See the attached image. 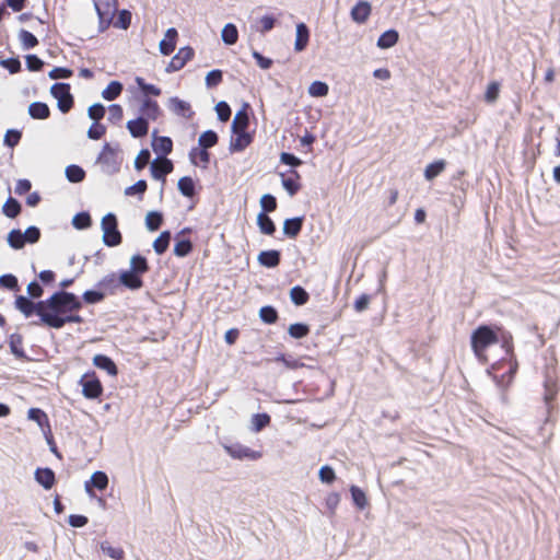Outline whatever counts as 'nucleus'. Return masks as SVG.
Wrapping results in <instances>:
<instances>
[{
  "label": "nucleus",
  "instance_id": "ea45409f",
  "mask_svg": "<svg viewBox=\"0 0 560 560\" xmlns=\"http://www.w3.org/2000/svg\"><path fill=\"white\" fill-rule=\"evenodd\" d=\"M130 271H133L139 275H143L149 270V265L147 259L141 255H133L130 259Z\"/></svg>",
  "mask_w": 560,
  "mask_h": 560
},
{
  "label": "nucleus",
  "instance_id": "ddd939ff",
  "mask_svg": "<svg viewBox=\"0 0 560 560\" xmlns=\"http://www.w3.org/2000/svg\"><path fill=\"white\" fill-rule=\"evenodd\" d=\"M282 186L289 192L290 196H294L301 189V175L298 171L291 170L288 175L281 174Z\"/></svg>",
  "mask_w": 560,
  "mask_h": 560
},
{
  "label": "nucleus",
  "instance_id": "37998d69",
  "mask_svg": "<svg viewBox=\"0 0 560 560\" xmlns=\"http://www.w3.org/2000/svg\"><path fill=\"white\" fill-rule=\"evenodd\" d=\"M218 135L212 130H207L202 132L199 137L198 143L200 148L209 149L214 147L218 143Z\"/></svg>",
  "mask_w": 560,
  "mask_h": 560
},
{
  "label": "nucleus",
  "instance_id": "6e6d98bb",
  "mask_svg": "<svg viewBox=\"0 0 560 560\" xmlns=\"http://www.w3.org/2000/svg\"><path fill=\"white\" fill-rule=\"evenodd\" d=\"M19 38L25 49H31L38 45V39L36 36L26 30L20 31Z\"/></svg>",
  "mask_w": 560,
  "mask_h": 560
},
{
  "label": "nucleus",
  "instance_id": "7c9ffc66",
  "mask_svg": "<svg viewBox=\"0 0 560 560\" xmlns=\"http://www.w3.org/2000/svg\"><path fill=\"white\" fill-rule=\"evenodd\" d=\"M170 103H171V108L175 114L182 115L187 118L191 117V115H192L191 107L187 102L179 100L178 97H173V98H171Z\"/></svg>",
  "mask_w": 560,
  "mask_h": 560
},
{
  "label": "nucleus",
  "instance_id": "a878e982",
  "mask_svg": "<svg viewBox=\"0 0 560 560\" xmlns=\"http://www.w3.org/2000/svg\"><path fill=\"white\" fill-rule=\"evenodd\" d=\"M190 161L196 166L207 167L210 161L209 152L203 148H194L190 153Z\"/></svg>",
  "mask_w": 560,
  "mask_h": 560
},
{
  "label": "nucleus",
  "instance_id": "39448f33",
  "mask_svg": "<svg viewBox=\"0 0 560 560\" xmlns=\"http://www.w3.org/2000/svg\"><path fill=\"white\" fill-rule=\"evenodd\" d=\"M94 5L98 15L100 31H105L109 27L117 12V0H94Z\"/></svg>",
  "mask_w": 560,
  "mask_h": 560
},
{
  "label": "nucleus",
  "instance_id": "1a4fd4ad",
  "mask_svg": "<svg viewBox=\"0 0 560 560\" xmlns=\"http://www.w3.org/2000/svg\"><path fill=\"white\" fill-rule=\"evenodd\" d=\"M195 56V51L190 46L182 47L175 56L172 57L166 71L174 72L183 69L188 61Z\"/></svg>",
  "mask_w": 560,
  "mask_h": 560
},
{
  "label": "nucleus",
  "instance_id": "aec40b11",
  "mask_svg": "<svg viewBox=\"0 0 560 560\" xmlns=\"http://www.w3.org/2000/svg\"><path fill=\"white\" fill-rule=\"evenodd\" d=\"M93 364L101 370H105L112 376H116L118 374L117 365L107 355H104V354L94 355Z\"/></svg>",
  "mask_w": 560,
  "mask_h": 560
},
{
  "label": "nucleus",
  "instance_id": "603ef678",
  "mask_svg": "<svg viewBox=\"0 0 560 560\" xmlns=\"http://www.w3.org/2000/svg\"><path fill=\"white\" fill-rule=\"evenodd\" d=\"M288 331L292 338L301 339L310 334V327L306 324L295 323L289 326Z\"/></svg>",
  "mask_w": 560,
  "mask_h": 560
},
{
  "label": "nucleus",
  "instance_id": "cd10ccee",
  "mask_svg": "<svg viewBox=\"0 0 560 560\" xmlns=\"http://www.w3.org/2000/svg\"><path fill=\"white\" fill-rule=\"evenodd\" d=\"M154 152L167 155L173 150V141L168 137H155L152 142Z\"/></svg>",
  "mask_w": 560,
  "mask_h": 560
},
{
  "label": "nucleus",
  "instance_id": "f704fd0d",
  "mask_svg": "<svg viewBox=\"0 0 560 560\" xmlns=\"http://www.w3.org/2000/svg\"><path fill=\"white\" fill-rule=\"evenodd\" d=\"M446 163L444 160H439L427 165L424 170V177L428 180H432L439 176L445 170Z\"/></svg>",
  "mask_w": 560,
  "mask_h": 560
},
{
  "label": "nucleus",
  "instance_id": "5fc2aeb1",
  "mask_svg": "<svg viewBox=\"0 0 560 560\" xmlns=\"http://www.w3.org/2000/svg\"><path fill=\"white\" fill-rule=\"evenodd\" d=\"M72 224L78 230H84L91 226L92 219L88 212H79L72 219Z\"/></svg>",
  "mask_w": 560,
  "mask_h": 560
},
{
  "label": "nucleus",
  "instance_id": "4c0bfd02",
  "mask_svg": "<svg viewBox=\"0 0 560 560\" xmlns=\"http://www.w3.org/2000/svg\"><path fill=\"white\" fill-rule=\"evenodd\" d=\"M290 298L295 305H304L308 302V293L300 285H295L290 291Z\"/></svg>",
  "mask_w": 560,
  "mask_h": 560
},
{
  "label": "nucleus",
  "instance_id": "052dcab7",
  "mask_svg": "<svg viewBox=\"0 0 560 560\" xmlns=\"http://www.w3.org/2000/svg\"><path fill=\"white\" fill-rule=\"evenodd\" d=\"M223 81V72L219 69L211 70L206 75V85L209 89L215 88Z\"/></svg>",
  "mask_w": 560,
  "mask_h": 560
},
{
  "label": "nucleus",
  "instance_id": "b1692460",
  "mask_svg": "<svg viewBox=\"0 0 560 560\" xmlns=\"http://www.w3.org/2000/svg\"><path fill=\"white\" fill-rule=\"evenodd\" d=\"M258 261L267 268H275L280 264V253L275 249L261 252Z\"/></svg>",
  "mask_w": 560,
  "mask_h": 560
},
{
  "label": "nucleus",
  "instance_id": "8fccbe9b",
  "mask_svg": "<svg viewBox=\"0 0 560 560\" xmlns=\"http://www.w3.org/2000/svg\"><path fill=\"white\" fill-rule=\"evenodd\" d=\"M21 230H12L8 234V243L14 249H21L25 246V240Z\"/></svg>",
  "mask_w": 560,
  "mask_h": 560
},
{
  "label": "nucleus",
  "instance_id": "bf43d9fd",
  "mask_svg": "<svg viewBox=\"0 0 560 560\" xmlns=\"http://www.w3.org/2000/svg\"><path fill=\"white\" fill-rule=\"evenodd\" d=\"M328 91V85L322 81H314L308 88V93L314 97L326 96Z\"/></svg>",
  "mask_w": 560,
  "mask_h": 560
},
{
  "label": "nucleus",
  "instance_id": "4d7b16f0",
  "mask_svg": "<svg viewBox=\"0 0 560 560\" xmlns=\"http://www.w3.org/2000/svg\"><path fill=\"white\" fill-rule=\"evenodd\" d=\"M259 316L266 324H275L278 320V312L272 306H262L259 310Z\"/></svg>",
  "mask_w": 560,
  "mask_h": 560
},
{
  "label": "nucleus",
  "instance_id": "680f3d73",
  "mask_svg": "<svg viewBox=\"0 0 560 560\" xmlns=\"http://www.w3.org/2000/svg\"><path fill=\"white\" fill-rule=\"evenodd\" d=\"M22 138V132L16 129H9L5 135L3 142L9 148H14L19 144Z\"/></svg>",
  "mask_w": 560,
  "mask_h": 560
},
{
  "label": "nucleus",
  "instance_id": "72a5a7b5",
  "mask_svg": "<svg viewBox=\"0 0 560 560\" xmlns=\"http://www.w3.org/2000/svg\"><path fill=\"white\" fill-rule=\"evenodd\" d=\"M121 92H122V84L119 81H112L103 90L102 96L106 101H114L121 94Z\"/></svg>",
  "mask_w": 560,
  "mask_h": 560
},
{
  "label": "nucleus",
  "instance_id": "69168bd1",
  "mask_svg": "<svg viewBox=\"0 0 560 560\" xmlns=\"http://www.w3.org/2000/svg\"><path fill=\"white\" fill-rule=\"evenodd\" d=\"M0 284L11 291H19V283L15 276L8 273L0 277Z\"/></svg>",
  "mask_w": 560,
  "mask_h": 560
},
{
  "label": "nucleus",
  "instance_id": "de8ad7c7",
  "mask_svg": "<svg viewBox=\"0 0 560 560\" xmlns=\"http://www.w3.org/2000/svg\"><path fill=\"white\" fill-rule=\"evenodd\" d=\"M136 83L145 96H160L162 91L154 84L147 83L143 78H136Z\"/></svg>",
  "mask_w": 560,
  "mask_h": 560
},
{
  "label": "nucleus",
  "instance_id": "0eeeda50",
  "mask_svg": "<svg viewBox=\"0 0 560 560\" xmlns=\"http://www.w3.org/2000/svg\"><path fill=\"white\" fill-rule=\"evenodd\" d=\"M82 394L88 399H96L103 394V385L95 372L85 373L81 380Z\"/></svg>",
  "mask_w": 560,
  "mask_h": 560
},
{
  "label": "nucleus",
  "instance_id": "20e7f679",
  "mask_svg": "<svg viewBox=\"0 0 560 560\" xmlns=\"http://www.w3.org/2000/svg\"><path fill=\"white\" fill-rule=\"evenodd\" d=\"M103 242L109 247H115L121 244L122 236L118 230L117 218L114 213H107L102 219Z\"/></svg>",
  "mask_w": 560,
  "mask_h": 560
},
{
  "label": "nucleus",
  "instance_id": "7ed1b4c3",
  "mask_svg": "<svg viewBox=\"0 0 560 560\" xmlns=\"http://www.w3.org/2000/svg\"><path fill=\"white\" fill-rule=\"evenodd\" d=\"M544 377V401L548 413L551 415L557 409L559 393V372L556 359L546 365Z\"/></svg>",
  "mask_w": 560,
  "mask_h": 560
},
{
  "label": "nucleus",
  "instance_id": "49530a36",
  "mask_svg": "<svg viewBox=\"0 0 560 560\" xmlns=\"http://www.w3.org/2000/svg\"><path fill=\"white\" fill-rule=\"evenodd\" d=\"M271 418L268 413H256L252 417V430L260 432L264 428L269 425Z\"/></svg>",
  "mask_w": 560,
  "mask_h": 560
},
{
  "label": "nucleus",
  "instance_id": "4468645a",
  "mask_svg": "<svg viewBox=\"0 0 560 560\" xmlns=\"http://www.w3.org/2000/svg\"><path fill=\"white\" fill-rule=\"evenodd\" d=\"M178 33L176 28L171 27L166 31L164 38L160 42V51L164 56H170L176 48Z\"/></svg>",
  "mask_w": 560,
  "mask_h": 560
},
{
  "label": "nucleus",
  "instance_id": "09e8293b",
  "mask_svg": "<svg viewBox=\"0 0 560 560\" xmlns=\"http://www.w3.org/2000/svg\"><path fill=\"white\" fill-rule=\"evenodd\" d=\"M66 176L71 183H80L85 177V172L82 167L78 165H69L66 168Z\"/></svg>",
  "mask_w": 560,
  "mask_h": 560
},
{
  "label": "nucleus",
  "instance_id": "e2e57ef3",
  "mask_svg": "<svg viewBox=\"0 0 560 560\" xmlns=\"http://www.w3.org/2000/svg\"><path fill=\"white\" fill-rule=\"evenodd\" d=\"M192 250V244L189 240L177 241L174 246V254L177 257H185Z\"/></svg>",
  "mask_w": 560,
  "mask_h": 560
},
{
  "label": "nucleus",
  "instance_id": "c756f323",
  "mask_svg": "<svg viewBox=\"0 0 560 560\" xmlns=\"http://www.w3.org/2000/svg\"><path fill=\"white\" fill-rule=\"evenodd\" d=\"M249 125V118L246 109L238 110L232 122L233 132H243L246 131Z\"/></svg>",
  "mask_w": 560,
  "mask_h": 560
},
{
  "label": "nucleus",
  "instance_id": "2eb2a0df",
  "mask_svg": "<svg viewBox=\"0 0 560 560\" xmlns=\"http://www.w3.org/2000/svg\"><path fill=\"white\" fill-rule=\"evenodd\" d=\"M127 129L133 138H143L149 132V122L144 117H138L127 122Z\"/></svg>",
  "mask_w": 560,
  "mask_h": 560
},
{
  "label": "nucleus",
  "instance_id": "c9c22d12",
  "mask_svg": "<svg viewBox=\"0 0 560 560\" xmlns=\"http://www.w3.org/2000/svg\"><path fill=\"white\" fill-rule=\"evenodd\" d=\"M234 133L235 138H233L231 142V148L234 151H242L252 142V138L246 131Z\"/></svg>",
  "mask_w": 560,
  "mask_h": 560
},
{
  "label": "nucleus",
  "instance_id": "79ce46f5",
  "mask_svg": "<svg viewBox=\"0 0 560 560\" xmlns=\"http://www.w3.org/2000/svg\"><path fill=\"white\" fill-rule=\"evenodd\" d=\"M2 210L8 218L14 219L21 212V205L16 199L10 197L4 202Z\"/></svg>",
  "mask_w": 560,
  "mask_h": 560
},
{
  "label": "nucleus",
  "instance_id": "58836bf2",
  "mask_svg": "<svg viewBox=\"0 0 560 560\" xmlns=\"http://www.w3.org/2000/svg\"><path fill=\"white\" fill-rule=\"evenodd\" d=\"M171 241V233L168 231L162 232L159 237L153 242V248L156 254L162 255L168 248Z\"/></svg>",
  "mask_w": 560,
  "mask_h": 560
},
{
  "label": "nucleus",
  "instance_id": "3c124183",
  "mask_svg": "<svg viewBox=\"0 0 560 560\" xmlns=\"http://www.w3.org/2000/svg\"><path fill=\"white\" fill-rule=\"evenodd\" d=\"M163 223V215L160 212L151 211L145 217V225L150 231H156Z\"/></svg>",
  "mask_w": 560,
  "mask_h": 560
},
{
  "label": "nucleus",
  "instance_id": "6e6552de",
  "mask_svg": "<svg viewBox=\"0 0 560 560\" xmlns=\"http://www.w3.org/2000/svg\"><path fill=\"white\" fill-rule=\"evenodd\" d=\"M225 452L234 459H250V460H257L261 458L262 453L260 451L252 450L247 446H244L240 443H235L232 445H225L224 446Z\"/></svg>",
  "mask_w": 560,
  "mask_h": 560
},
{
  "label": "nucleus",
  "instance_id": "5701e85b",
  "mask_svg": "<svg viewBox=\"0 0 560 560\" xmlns=\"http://www.w3.org/2000/svg\"><path fill=\"white\" fill-rule=\"evenodd\" d=\"M303 226V218L287 219L283 223V233L290 237L295 238Z\"/></svg>",
  "mask_w": 560,
  "mask_h": 560
},
{
  "label": "nucleus",
  "instance_id": "6ab92c4d",
  "mask_svg": "<svg viewBox=\"0 0 560 560\" xmlns=\"http://www.w3.org/2000/svg\"><path fill=\"white\" fill-rule=\"evenodd\" d=\"M141 275L136 273L133 271H124L119 276L120 278V284L124 287L130 289V290H138L143 285V281L140 277Z\"/></svg>",
  "mask_w": 560,
  "mask_h": 560
},
{
  "label": "nucleus",
  "instance_id": "9b49d317",
  "mask_svg": "<svg viewBox=\"0 0 560 560\" xmlns=\"http://www.w3.org/2000/svg\"><path fill=\"white\" fill-rule=\"evenodd\" d=\"M173 163L166 158L155 159L151 163V174L155 179H165V176L173 172Z\"/></svg>",
  "mask_w": 560,
  "mask_h": 560
},
{
  "label": "nucleus",
  "instance_id": "f257e3e1",
  "mask_svg": "<svg viewBox=\"0 0 560 560\" xmlns=\"http://www.w3.org/2000/svg\"><path fill=\"white\" fill-rule=\"evenodd\" d=\"M43 311L42 324L54 329H60L66 324H82L83 318L77 314L82 308L79 298L67 291L55 292L48 299L40 301Z\"/></svg>",
  "mask_w": 560,
  "mask_h": 560
},
{
  "label": "nucleus",
  "instance_id": "a19ab883",
  "mask_svg": "<svg viewBox=\"0 0 560 560\" xmlns=\"http://www.w3.org/2000/svg\"><path fill=\"white\" fill-rule=\"evenodd\" d=\"M28 419L37 422L40 428L49 429V419L45 411L39 408H31L28 410Z\"/></svg>",
  "mask_w": 560,
  "mask_h": 560
},
{
  "label": "nucleus",
  "instance_id": "a211bd4d",
  "mask_svg": "<svg viewBox=\"0 0 560 560\" xmlns=\"http://www.w3.org/2000/svg\"><path fill=\"white\" fill-rule=\"evenodd\" d=\"M108 486V477L103 471H95L89 481L85 482V490L92 493V488H96L101 491L105 490Z\"/></svg>",
  "mask_w": 560,
  "mask_h": 560
},
{
  "label": "nucleus",
  "instance_id": "393cba45",
  "mask_svg": "<svg viewBox=\"0 0 560 560\" xmlns=\"http://www.w3.org/2000/svg\"><path fill=\"white\" fill-rule=\"evenodd\" d=\"M120 285V278H117L115 273H110L98 281L97 287L103 290L104 293L114 294Z\"/></svg>",
  "mask_w": 560,
  "mask_h": 560
},
{
  "label": "nucleus",
  "instance_id": "864d4df0",
  "mask_svg": "<svg viewBox=\"0 0 560 560\" xmlns=\"http://www.w3.org/2000/svg\"><path fill=\"white\" fill-rule=\"evenodd\" d=\"M112 24L121 30H127L131 24V13L128 10H121L118 12L117 19Z\"/></svg>",
  "mask_w": 560,
  "mask_h": 560
},
{
  "label": "nucleus",
  "instance_id": "f03ea898",
  "mask_svg": "<svg viewBox=\"0 0 560 560\" xmlns=\"http://www.w3.org/2000/svg\"><path fill=\"white\" fill-rule=\"evenodd\" d=\"M499 337L495 330L488 325L477 327L470 337V345L474 354L482 364L488 363L487 349L498 343Z\"/></svg>",
  "mask_w": 560,
  "mask_h": 560
},
{
  "label": "nucleus",
  "instance_id": "c03bdc74",
  "mask_svg": "<svg viewBox=\"0 0 560 560\" xmlns=\"http://www.w3.org/2000/svg\"><path fill=\"white\" fill-rule=\"evenodd\" d=\"M101 549L103 552H105L108 557L115 560H122L125 557V551L120 547H114L109 541H103L101 542Z\"/></svg>",
  "mask_w": 560,
  "mask_h": 560
},
{
  "label": "nucleus",
  "instance_id": "bb28decb",
  "mask_svg": "<svg viewBox=\"0 0 560 560\" xmlns=\"http://www.w3.org/2000/svg\"><path fill=\"white\" fill-rule=\"evenodd\" d=\"M28 114L34 119H47L50 116V109L46 103L34 102L28 106Z\"/></svg>",
  "mask_w": 560,
  "mask_h": 560
},
{
  "label": "nucleus",
  "instance_id": "2f4dec72",
  "mask_svg": "<svg viewBox=\"0 0 560 560\" xmlns=\"http://www.w3.org/2000/svg\"><path fill=\"white\" fill-rule=\"evenodd\" d=\"M257 224L262 234L272 235L276 232V225L271 218L265 212L257 215Z\"/></svg>",
  "mask_w": 560,
  "mask_h": 560
},
{
  "label": "nucleus",
  "instance_id": "473e14b6",
  "mask_svg": "<svg viewBox=\"0 0 560 560\" xmlns=\"http://www.w3.org/2000/svg\"><path fill=\"white\" fill-rule=\"evenodd\" d=\"M9 346H10L11 352L18 359L25 358V351L23 348V337L20 334H12L9 337Z\"/></svg>",
  "mask_w": 560,
  "mask_h": 560
},
{
  "label": "nucleus",
  "instance_id": "13d9d810",
  "mask_svg": "<svg viewBox=\"0 0 560 560\" xmlns=\"http://www.w3.org/2000/svg\"><path fill=\"white\" fill-rule=\"evenodd\" d=\"M350 492L354 504L359 509H364L368 505V499L363 490L357 486H351Z\"/></svg>",
  "mask_w": 560,
  "mask_h": 560
},
{
  "label": "nucleus",
  "instance_id": "338daca9",
  "mask_svg": "<svg viewBox=\"0 0 560 560\" xmlns=\"http://www.w3.org/2000/svg\"><path fill=\"white\" fill-rule=\"evenodd\" d=\"M88 114L91 119L98 122L105 116V107L100 103L93 104L89 107Z\"/></svg>",
  "mask_w": 560,
  "mask_h": 560
},
{
  "label": "nucleus",
  "instance_id": "0e129e2a",
  "mask_svg": "<svg viewBox=\"0 0 560 560\" xmlns=\"http://www.w3.org/2000/svg\"><path fill=\"white\" fill-rule=\"evenodd\" d=\"M499 93H500V83L495 82V81L490 82L485 92V101L490 104L494 103L499 97Z\"/></svg>",
  "mask_w": 560,
  "mask_h": 560
},
{
  "label": "nucleus",
  "instance_id": "423d86ee",
  "mask_svg": "<svg viewBox=\"0 0 560 560\" xmlns=\"http://www.w3.org/2000/svg\"><path fill=\"white\" fill-rule=\"evenodd\" d=\"M51 95L58 101V108L66 114L73 107V96L68 83H55L50 89Z\"/></svg>",
  "mask_w": 560,
  "mask_h": 560
},
{
  "label": "nucleus",
  "instance_id": "412c9836",
  "mask_svg": "<svg viewBox=\"0 0 560 560\" xmlns=\"http://www.w3.org/2000/svg\"><path fill=\"white\" fill-rule=\"evenodd\" d=\"M310 40V31L304 23L296 25V38L294 44L295 51H302L306 48Z\"/></svg>",
  "mask_w": 560,
  "mask_h": 560
},
{
  "label": "nucleus",
  "instance_id": "774afa93",
  "mask_svg": "<svg viewBox=\"0 0 560 560\" xmlns=\"http://www.w3.org/2000/svg\"><path fill=\"white\" fill-rule=\"evenodd\" d=\"M260 205L264 212H272L277 209V199L270 195L266 194L260 198Z\"/></svg>",
  "mask_w": 560,
  "mask_h": 560
},
{
  "label": "nucleus",
  "instance_id": "f3484780",
  "mask_svg": "<svg viewBox=\"0 0 560 560\" xmlns=\"http://www.w3.org/2000/svg\"><path fill=\"white\" fill-rule=\"evenodd\" d=\"M35 480L46 490H49L56 482L55 472L50 468H37L35 471Z\"/></svg>",
  "mask_w": 560,
  "mask_h": 560
},
{
  "label": "nucleus",
  "instance_id": "4be33fe9",
  "mask_svg": "<svg viewBox=\"0 0 560 560\" xmlns=\"http://www.w3.org/2000/svg\"><path fill=\"white\" fill-rule=\"evenodd\" d=\"M272 361L277 363H282L283 366L288 370H299L305 366L301 359L285 353H279L277 357L273 358Z\"/></svg>",
  "mask_w": 560,
  "mask_h": 560
},
{
  "label": "nucleus",
  "instance_id": "dca6fc26",
  "mask_svg": "<svg viewBox=\"0 0 560 560\" xmlns=\"http://www.w3.org/2000/svg\"><path fill=\"white\" fill-rule=\"evenodd\" d=\"M371 11V4L368 1H359L351 10V19L359 24L365 23Z\"/></svg>",
  "mask_w": 560,
  "mask_h": 560
},
{
  "label": "nucleus",
  "instance_id": "f8f14e48",
  "mask_svg": "<svg viewBox=\"0 0 560 560\" xmlns=\"http://www.w3.org/2000/svg\"><path fill=\"white\" fill-rule=\"evenodd\" d=\"M141 117L155 121L161 115V107L156 101L145 97L140 106Z\"/></svg>",
  "mask_w": 560,
  "mask_h": 560
},
{
  "label": "nucleus",
  "instance_id": "a18cd8bd",
  "mask_svg": "<svg viewBox=\"0 0 560 560\" xmlns=\"http://www.w3.org/2000/svg\"><path fill=\"white\" fill-rule=\"evenodd\" d=\"M178 189L185 197L191 198L195 195V183L191 177L184 176L178 180Z\"/></svg>",
  "mask_w": 560,
  "mask_h": 560
},
{
  "label": "nucleus",
  "instance_id": "e433bc0d",
  "mask_svg": "<svg viewBox=\"0 0 560 560\" xmlns=\"http://www.w3.org/2000/svg\"><path fill=\"white\" fill-rule=\"evenodd\" d=\"M221 36L226 45H234L238 39V31L234 24L229 23L223 27Z\"/></svg>",
  "mask_w": 560,
  "mask_h": 560
},
{
  "label": "nucleus",
  "instance_id": "c85d7f7f",
  "mask_svg": "<svg viewBox=\"0 0 560 560\" xmlns=\"http://www.w3.org/2000/svg\"><path fill=\"white\" fill-rule=\"evenodd\" d=\"M399 35L395 30L384 32L377 39V46L382 49H387L395 46L398 42Z\"/></svg>",
  "mask_w": 560,
  "mask_h": 560
},
{
  "label": "nucleus",
  "instance_id": "9d476101",
  "mask_svg": "<svg viewBox=\"0 0 560 560\" xmlns=\"http://www.w3.org/2000/svg\"><path fill=\"white\" fill-rule=\"evenodd\" d=\"M39 305H40V301L37 303H34L33 301H31L30 299H27L23 295H19L15 299V307L21 313H23L25 317H30L33 314H36L42 319L43 311L39 308Z\"/></svg>",
  "mask_w": 560,
  "mask_h": 560
}]
</instances>
